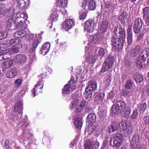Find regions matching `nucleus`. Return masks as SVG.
Returning a JSON list of instances; mask_svg holds the SVG:
<instances>
[{
	"label": "nucleus",
	"mask_w": 149,
	"mask_h": 149,
	"mask_svg": "<svg viewBox=\"0 0 149 149\" xmlns=\"http://www.w3.org/2000/svg\"><path fill=\"white\" fill-rule=\"evenodd\" d=\"M115 104L112 106L111 109V113L112 115L118 114L120 113L124 112L127 108L125 102L122 100L115 101Z\"/></svg>",
	"instance_id": "nucleus-1"
},
{
	"label": "nucleus",
	"mask_w": 149,
	"mask_h": 149,
	"mask_svg": "<svg viewBox=\"0 0 149 149\" xmlns=\"http://www.w3.org/2000/svg\"><path fill=\"white\" fill-rule=\"evenodd\" d=\"M117 31V29H115L114 31L112 34V36L111 40L112 48L113 50L118 52L121 51L123 48V46L125 43L123 42H120L118 38Z\"/></svg>",
	"instance_id": "nucleus-2"
},
{
	"label": "nucleus",
	"mask_w": 149,
	"mask_h": 149,
	"mask_svg": "<svg viewBox=\"0 0 149 149\" xmlns=\"http://www.w3.org/2000/svg\"><path fill=\"white\" fill-rule=\"evenodd\" d=\"M146 60H147V65H149V52L146 49H144L136 61V63L137 67L140 69L144 65H146L145 62Z\"/></svg>",
	"instance_id": "nucleus-3"
},
{
	"label": "nucleus",
	"mask_w": 149,
	"mask_h": 149,
	"mask_svg": "<svg viewBox=\"0 0 149 149\" xmlns=\"http://www.w3.org/2000/svg\"><path fill=\"white\" fill-rule=\"evenodd\" d=\"M22 114L18 113L17 115H12L10 118L11 122H15L17 120L19 121V124L22 126H26L28 123L27 122V116L25 115L23 116H22Z\"/></svg>",
	"instance_id": "nucleus-4"
},
{
	"label": "nucleus",
	"mask_w": 149,
	"mask_h": 149,
	"mask_svg": "<svg viewBox=\"0 0 149 149\" xmlns=\"http://www.w3.org/2000/svg\"><path fill=\"white\" fill-rule=\"evenodd\" d=\"M114 59V57L113 56L110 55L108 56L103 63L100 72H104L111 68L113 65Z\"/></svg>",
	"instance_id": "nucleus-5"
},
{
	"label": "nucleus",
	"mask_w": 149,
	"mask_h": 149,
	"mask_svg": "<svg viewBox=\"0 0 149 149\" xmlns=\"http://www.w3.org/2000/svg\"><path fill=\"white\" fill-rule=\"evenodd\" d=\"M72 76L73 79L72 80V78H71L70 80L64 86L62 89V93L64 95L70 94L74 89V81L73 76Z\"/></svg>",
	"instance_id": "nucleus-6"
},
{
	"label": "nucleus",
	"mask_w": 149,
	"mask_h": 149,
	"mask_svg": "<svg viewBox=\"0 0 149 149\" xmlns=\"http://www.w3.org/2000/svg\"><path fill=\"white\" fill-rule=\"evenodd\" d=\"M116 28L117 29L116 33L118 32V30H119V38H118V39L119 40V42H123L125 43L126 37V33L125 29L122 27V26L120 24L117 25V26L114 28L113 31H114L115 29Z\"/></svg>",
	"instance_id": "nucleus-7"
},
{
	"label": "nucleus",
	"mask_w": 149,
	"mask_h": 149,
	"mask_svg": "<svg viewBox=\"0 0 149 149\" xmlns=\"http://www.w3.org/2000/svg\"><path fill=\"white\" fill-rule=\"evenodd\" d=\"M113 147H120L122 143L123 139V135L121 133L114 134Z\"/></svg>",
	"instance_id": "nucleus-8"
},
{
	"label": "nucleus",
	"mask_w": 149,
	"mask_h": 149,
	"mask_svg": "<svg viewBox=\"0 0 149 149\" xmlns=\"http://www.w3.org/2000/svg\"><path fill=\"white\" fill-rule=\"evenodd\" d=\"M27 126L24 127V126H22V129L23 130L22 135L23 140L24 141V142L27 141V145L29 144V146L30 144H29V142L28 141L31 138L32 134L31 133V130L30 129L29 130L27 127Z\"/></svg>",
	"instance_id": "nucleus-9"
},
{
	"label": "nucleus",
	"mask_w": 149,
	"mask_h": 149,
	"mask_svg": "<svg viewBox=\"0 0 149 149\" xmlns=\"http://www.w3.org/2000/svg\"><path fill=\"white\" fill-rule=\"evenodd\" d=\"M74 25L73 20L72 19H68L65 20L62 25V28L65 31H68Z\"/></svg>",
	"instance_id": "nucleus-10"
},
{
	"label": "nucleus",
	"mask_w": 149,
	"mask_h": 149,
	"mask_svg": "<svg viewBox=\"0 0 149 149\" xmlns=\"http://www.w3.org/2000/svg\"><path fill=\"white\" fill-rule=\"evenodd\" d=\"M139 138L138 135H135L132 137L130 143L133 148H142L139 146Z\"/></svg>",
	"instance_id": "nucleus-11"
},
{
	"label": "nucleus",
	"mask_w": 149,
	"mask_h": 149,
	"mask_svg": "<svg viewBox=\"0 0 149 149\" xmlns=\"http://www.w3.org/2000/svg\"><path fill=\"white\" fill-rule=\"evenodd\" d=\"M141 50V47L139 45H137L135 47L130 49V55L131 57H134L139 54Z\"/></svg>",
	"instance_id": "nucleus-12"
},
{
	"label": "nucleus",
	"mask_w": 149,
	"mask_h": 149,
	"mask_svg": "<svg viewBox=\"0 0 149 149\" xmlns=\"http://www.w3.org/2000/svg\"><path fill=\"white\" fill-rule=\"evenodd\" d=\"M94 25V22L93 20H87L85 23V29L87 30L89 33L92 32Z\"/></svg>",
	"instance_id": "nucleus-13"
},
{
	"label": "nucleus",
	"mask_w": 149,
	"mask_h": 149,
	"mask_svg": "<svg viewBox=\"0 0 149 149\" xmlns=\"http://www.w3.org/2000/svg\"><path fill=\"white\" fill-rule=\"evenodd\" d=\"M132 28V25H130L128 26L127 30V39L128 46L131 45L133 42V34Z\"/></svg>",
	"instance_id": "nucleus-14"
},
{
	"label": "nucleus",
	"mask_w": 149,
	"mask_h": 149,
	"mask_svg": "<svg viewBox=\"0 0 149 149\" xmlns=\"http://www.w3.org/2000/svg\"><path fill=\"white\" fill-rule=\"evenodd\" d=\"M27 58L24 54H18L16 56L15 58L14 61L18 64H23L26 61Z\"/></svg>",
	"instance_id": "nucleus-15"
},
{
	"label": "nucleus",
	"mask_w": 149,
	"mask_h": 149,
	"mask_svg": "<svg viewBox=\"0 0 149 149\" xmlns=\"http://www.w3.org/2000/svg\"><path fill=\"white\" fill-rule=\"evenodd\" d=\"M118 124L116 123L112 122L109 125L107 129V131L109 134L114 132L118 129Z\"/></svg>",
	"instance_id": "nucleus-16"
},
{
	"label": "nucleus",
	"mask_w": 149,
	"mask_h": 149,
	"mask_svg": "<svg viewBox=\"0 0 149 149\" xmlns=\"http://www.w3.org/2000/svg\"><path fill=\"white\" fill-rule=\"evenodd\" d=\"M18 73L17 70L15 67H13L8 71L6 73V77L11 78L16 76Z\"/></svg>",
	"instance_id": "nucleus-17"
},
{
	"label": "nucleus",
	"mask_w": 149,
	"mask_h": 149,
	"mask_svg": "<svg viewBox=\"0 0 149 149\" xmlns=\"http://www.w3.org/2000/svg\"><path fill=\"white\" fill-rule=\"evenodd\" d=\"M23 104L22 101H18L15 106L14 111L15 112H17L18 113L20 114L23 111Z\"/></svg>",
	"instance_id": "nucleus-18"
},
{
	"label": "nucleus",
	"mask_w": 149,
	"mask_h": 149,
	"mask_svg": "<svg viewBox=\"0 0 149 149\" xmlns=\"http://www.w3.org/2000/svg\"><path fill=\"white\" fill-rule=\"evenodd\" d=\"M50 47V44L48 42L45 43L40 50L41 54L43 55L46 54L49 51Z\"/></svg>",
	"instance_id": "nucleus-19"
},
{
	"label": "nucleus",
	"mask_w": 149,
	"mask_h": 149,
	"mask_svg": "<svg viewBox=\"0 0 149 149\" xmlns=\"http://www.w3.org/2000/svg\"><path fill=\"white\" fill-rule=\"evenodd\" d=\"M105 96L104 93H100L98 94L95 97V103L96 104H102V101Z\"/></svg>",
	"instance_id": "nucleus-20"
},
{
	"label": "nucleus",
	"mask_w": 149,
	"mask_h": 149,
	"mask_svg": "<svg viewBox=\"0 0 149 149\" xmlns=\"http://www.w3.org/2000/svg\"><path fill=\"white\" fill-rule=\"evenodd\" d=\"M87 122L90 126H92L96 120V116L94 113H90L87 117Z\"/></svg>",
	"instance_id": "nucleus-21"
},
{
	"label": "nucleus",
	"mask_w": 149,
	"mask_h": 149,
	"mask_svg": "<svg viewBox=\"0 0 149 149\" xmlns=\"http://www.w3.org/2000/svg\"><path fill=\"white\" fill-rule=\"evenodd\" d=\"M108 21L105 20L102 21L99 28L100 33H104L107 31L108 28Z\"/></svg>",
	"instance_id": "nucleus-22"
},
{
	"label": "nucleus",
	"mask_w": 149,
	"mask_h": 149,
	"mask_svg": "<svg viewBox=\"0 0 149 149\" xmlns=\"http://www.w3.org/2000/svg\"><path fill=\"white\" fill-rule=\"evenodd\" d=\"M18 20L19 21V22H17L16 23H15V24L14 26H15V28H19L23 29L27 28V25L26 24L24 20L20 19H18Z\"/></svg>",
	"instance_id": "nucleus-23"
},
{
	"label": "nucleus",
	"mask_w": 149,
	"mask_h": 149,
	"mask_svg": "<svg viewBox=\"0 0 149 149\" xmlns=\"http://www.w3.org/2000/svg\"><path fill=\"white\" fill-rule=\"evenodd\" d=\"M127 14L126 12L124 11L122 12L118 18V21L124 27L126 25L125 19L127 17Z\"/></svg>",
	"instance_id": "nucleus-24"
},
{
	"label": "nucleus",
	"mask_w": 149,
	"mask_h": 149,
	"mask_svg": "<svg viewBox=\"0 0 149 149\" xmlns=\"http://www.w3.org/2000/svg\"><path fill=\"white\" fill-rule=\"evenodd\" d=\"M57 4V11H60L61 9L60 8H63L66 6L68 4V1L67 0H58Z\"/></svg>",
	"instance_id": "nucleus-25"
},
{
	"label": "nucleus",
	"mask_w": 149,
	"mask_h": 149,
	"mask_svg": "<svg viewBox=\"0 0 149 149\" xmlns=\"http://www.w3.org/2000/svg\"><path fill=\"white\" fill-rule=\"evenodd\" d=\"M86 103V100H83L80 102L79 104L75 106V113L81 112L83 109Z\"/></svg>",
	"instance_id": "nucleus-26"
},
{
	"label": "nucleus",
	"mask_w": 149,
	"mask_h": 149,
	"mask_svg": "<svg viewBox=\"0 0 149 149\" xmlns=\"http://www.w3.org/2000/svg\"><path fill=\"white\" fill-rule=\"evenodd\" d=\"M82 123V118L79 117H75V127L77 130H79L81 128Z\"/></svg>",
	"instance_id": "nucleus-27"
},
{
	"label": "nucleus",
	"mask_w": 149,
	"mask_h": 149,
	"mask_svg": "<svg viewBox=\"0 0 149 149\" xmlns=\"http://www.w3.org/2000/svg\"><path fill=\"white\" fill-rule=\"evenodd\" d=\"M21 40L19 38H14L10 40L8 42V46H16L21 43Z\"/></svg>",
	"instance_id": "nucleus-28"
},
{
	"label": "nucleus",
	"mask_w": 149,
	"mask_h": 149,
	"mask_svg": "<svg viewBox=\"0 0 149 149\" xmlns=\"http://www.w3.org/2000/svg\"><path fill=\"white\" fill-rule=\"evenodd\" d=\"M40 43V41L38 39H34L31 42V47L30 52H34L36 50L38 44Z\"/></svg>",
	"instance_id": "nucleus-29"
},
{
	"label": "nucleus",
	"mask_w": 149,
	"mask_h": 149,
	"mask_svg": "<svg viewBox=\"0 0 149 149\" xmlns=\"http://www.w3.org/2000/svg\"><path fill=\"white\" fill-rule=\"evenodd\" d=\"M101 40V38L100 35L96 34L93 36L91 40V42L93 44H97Z\"/></svg>",
	"instance_id": "nucleus-30"
},
{
	"label": "nucleus",
	"mask_w": 149,
	"mask_h": 149,
	"mask_svg": "<svg viewBox=\"0 0 149 149\" xmlns=\"http://www.w3.org/2000/svg\"><path fill=\"white\" fill-rule=\"evenodd\" d=\"M15 21L13 18H10L8 19L6 22V26L9 30L12 29V26L15 23Z\"/></svg>",
	"instance_id": "nucleus-31"
},
{
	"label": "nucleus",
	"mask_w": 149,
	"mask_h": 149,
	"mask_svg": "<svg viewBox=\"0 0 149 149\" xmlns=\"http://www.w3.org/2000/svg\"><path fill=\"white\" fill-rule=\"evenodd\" d=\"M26 34V31L23 30H21L16 31L14 34V36L15 38H22L24 37Z\"/></svg>",
	"instance_id": "nucleus-32"
},
{
	"label": "nucleus",
	"mask_w": 149,
	"mask_h": 149,
	"mask_svg": "<svg viewBox=\"0 0 149 149\" xmlns=\"http://www.w3.org/2000/svg\"><path fill=\"white\" fill-rule=\"evenodd\" d=\"M94 91L91 88L86 87L85 89V97L86 99L91 97L92 96L93 92Z\"/></svg>",
	"instance_id": "nucleus-33"
},
{
	"label": "nucleus",
	"mask_w": 149,
	"mask_h": 149,
	"mask_svg": "<svg viewBox=\"0 0 149 149\" xmlns=\"http://www.w3.org/2000/svg\"><path fill=\"white\" fill-rule=\"evenodd\" d=\"M133 83L132 80L130 79H127L125 84L124 86L127 89H131L133 88Z\"/></svg>",
	"instance_id": "nucleus-34"
},
{
	"label": "nucleus",
	"mask_w": 149,
	"mask_h": 149,
	"mask_svg": "<svg viewBox=\"0 0 149 149\" xmlns=\"http://www.w3.org/2000/svg\"><path fill=\"white\" fill-rule=\"evenodd\" d=\"M97 83L95 81H90L88 82V86L87 87L89 88H91L92 90L94 91L97 90Z\"/></svg>",
	"instance_id": "nucleus-35"
},
{
	"label": "nucleus",
	"mask_w": 149,
	"mask_h": 149,
	"mask_svg": "<svg viewBox=\"0 0 149 149\" xmlns=\"http://www.w3.org/2000/svg\"><path fill=\"white\" fill-rule=\"evenodd\" d=\"M13 63V61L12 60L5 61L3 63V68L7 69L12 66Z\"/></svg>",
	"instance_id": "nucleus-36"
},
{
	"label": "nucleus",
	"mask_w": 149,
	"mask_h": 149,
	"mask_svg": "<svg viewBox=\"0 0 149 149\" xmlns=\"http://www.w3.org/2000/svg\"><path fill=\"white\" fill-rule=\"evenodd\" d=\"M124 113H123V112L121 113L122 116L123 118H125L126 119H128L130 117L131 112V109L130 108H128L124 111Z\"/></svg>",
	"instance_id": "nucleus-37"
},
{
	"label": "nucleus",
	"mask_w": 149,
	"mask_h": 149,
	"mask_svg": "<svg viewBox=\"0 0 149 149\" xmlns=\"http://www.w3.org/2000/svg\"><path fill=\"white\" fill-rule=\"evenodd\" d=\"M142 26V25L134 24L133 27L134 32L136 33H139L141 29Z\"/></svg>",
	"instance_id": "nucleus-38"
},
{
	"label": "nucleus",
	"mask_w": 149,
	"mask_h": 149,
	"mask_svg": "<svg viewBox=\"0 0 149 149\" xmlns=\"http://www.w3.org/2000/svg\"><path fill=\"white\" fill-rule=\"evenodd\" d=\"M119 128L121 131H124L128 125L126 122L123 121L119 123Z\"/></svg>",
	"instance_id": "nucleus-39"
},
{
	"label": "nucleus",
	"mask_w": 149,
	"mask_h": 149,
	"mask_svg": "<svg viewBox=\"0 0 149 149\" xmlns=\"http://www.w3.org/2000/svg\"><path fill=\"white\" fill-rule=\"evenodd\" d=\"M96 5L94 0H90L89 2L88 8L91 10H93L96 8Z\"/></svg>",
	"instance_id": "nucleus-40"
},
{
	"label": "nucleus",
	"mask_w": 149,
	"mask_h": 149,
	"mask_svg": "<svg viewBox=\"0 0 149 149\" xmlns=\"http://www.w3.org/2000/svg\"><path fill=\"white\" fill-rule=\"evenodd\" d=\"M9 46L5 44H0V52L4 54V52L9 49Z\"/></svg>",
	"instance_id": "nucleus-41"
},
{
	"label": "nucleus",
	"mask_w": 149,
	"mask_h": 149,
	"mask_svg": "<svg viewBox=\"0 0 149 149\" xmlns=\"http://www.w3.org/2000/svg\"><path fill=\"white\" fill-rule=\"evenodd\" d=\"M58 15L57 13L55 12H53L50 16V19L52 20V22L56 21L58 18Z\"/></svg>",
	"instance_id": "nucleus-42"
},
{
	"label": "nucleus",
	"mask_w": 149,
	"mask_h": 149,
	"mask_svg": "<svg viewBox=\"0 0 149 149\" xmlns=\"http://www.w3.org/2000/svg\"><path fill=\"white\" fill-rule=\"evenodd\" d=\"M134 79L136 82L140 83L143 80L142 76L141 74H136L134 76Z\"/></svg>",
	"instance_id": "nucleus-43"
},
{
	"label": "nucleus",
	"mask_w": 149,
	"mask_h": 149,
	"mask_svg": "<svg viewBox=\"0 0 149 149\" xmlns=\"http://www.w3.org/2000/svg\"><path fill=\"white\" fill-rule=\"evenodd\" d=\"M29 0H19L18 1V4L21 7H24L29 3Z\"/></svg>",
	"instance_id": "nucleus-44"
},
{
	"label": "nucleus",
	"mask_w": 149,
	"mask_h": 149,
	"mask_svg": "<svg viewBox=\"0 0 149 149\" xmlns=\"http://www.w3.org/2000/svg\"><path fill=\"white\" fill-rule=\"evenodd\" d=\"M133 126L130 125H128L127 127L125 130L126 134L128 135H130L133 132Z\"/></svg>",
	"instance_id": "nucleus-45"
},
{
	"label": "nucleus",
	"mask_w": 149,
	"mask_h": 149,
	"mask_svg": "<svg viewBox=\"0 0 149 149\" xmlns=\"http://www.w3.org/2000/svg\"><path fill=\"white\" fill-rule=\"evenodd\" d=\"M123 95L125 97L130 98L132 95V93L131 91L127 89L123 90Z\"/></svg>",
	"instance_id": "nucleus-46"
},
{
	"label": "nucleus",
	"mask_w": 149,
	"mask_h": 149,
	"mask_svg": "<svg viewBox=\"0 0 149 149\" xmlns=\"http://www.w3.org/2000/svg\"><path fill=\"white\" fill-rule=\"evenodd\" d=\"M105 49L102 47H100L99 49L98 52L99 56L101 57V58L103 57L105 54Z\"/></svg>",
	"instance_id": "nucleus-47"
},
{
	"label": "nucleus",
	"mask_w": 149,
	"mask_h": 149,
	"mask_svg": "<svg viewBox=\"0 0 149 149\" xmlns=\"http://www.w3.org/2000/svg\"><path fill=\"white\" fill-rule=\"evenodd\" d=\"M79 91H77L75 93V95H76L75 97V102H79L81 100V94L79 93Z\"/></svg>",
	"instance_id": "nucleus-48"
},
{
	"label": "nucleus",
	"mask_w": 149,
	"mask_h": 149,
	"mask_svg": "<svg viewBox=\"0 0 149 149\" xmlns=\"http://www.w3.org/2000/svg\"><path fill=\"white\" fill-rule=\"evenodd\" d=\"M143 17L149 15V7H146L143 8Z\"/></svg>",
	"instance_id": "nucleus-49"
},
{
	"label": "nucleus",
	"mask_w": 149,
	"mask_h": 149,
	"mask_svg": "<svg viewBox=\"0 0 149 149\" xmlns=\"http://www.w3.org/2000/svg\"><path fill=\"white\" fill-rule=\"evenodd\" d=\"M95 130V127L92 126L89 128L88 130H86L85 131V133L88 132V134L91 135L93 133H94Z\"/></svg>",
	"instance_id": "nucleus-50"
},
{
	"label": "nucleus",
	"mask_w": 149,
	"mask_h": 149,
	"mask_svg": "<svg viewBox=\"0 0 149 149\" xmlns=\"http://www.w3.org/2000/svg\"><path fill=\"white\" fill-rule=\"evenodd\" d=\"M116 94L113 91H111L109 93V95L108 96V99H113L116 96Z\"/></svg>",
	"instance_id": "nucleus-51"
},
{
	"label": "nucleus",
	"mask_w": 149,
	"mask_h": 149,
	"mask_svg": "<svg viewBox=\"0 0 149 149\" xmlns=\"http://www.w3.org/2000/svg\"><path fill=\"white\" fill-rule=\"evenodd\" d=\"M38 89L37 87H34L33 90L31 91L32 94L33 95V97L38 95L39 93L40 92V91H39V92L38 91Z\"/></svg>",
	"instance_id": "nucleus-52"
},
{
	"label": "nucleus",
	"mask_w": 149,
	"mask_h": 149,
	"mask_svg": "<svg viewBox=\"0 0 149 149\" xmlns=\"http://www.w3.org/2000/svg\"><path fill=\"white\" fill-rule=\"evenodd\" d=\"M28 18L27 15L26 13H22L20 14V17L19 19H21L23 20H24L26 22Z\"/></svg>",
	"instance_id": "nucleus-53"
},
{
	"label": "nucleus",
	"mask_w": 149,
	"mask_h": 149,
	"mask_svg": "<svg viewBox=\"0 0 149 149\" xmlns=\"http://www.w3.org/2000/svg\"><path fill=\"white\" fill-rule=\"evenodd\" d=\"M74 95L72 94V97L70 99L72 100H73L71 102V104L70 105V109L71 110L73 109L74 107Z\"/></svg>",
	"instance_id": "nucleus-54"
},
{
	"label": "nucleus",
	"mask_w": 149,
	"mask_h": 149,
	"mask_svg": "<svg viewBox=\"0 0 149 149\" xmlns=\"http://www.w3.org/2000/svg\"><path fill=\"white\" fill-rule=\"evenodd\" d=\"M138 113L137 110H134L133 111V112L131 116V118L132 119H135L137 116Z\"/></svg>",
	"instance_id": "nucleus-55"
},
{
	"label": "nucleus",
	"mask_w": 149,
	"mask_h": 149,
	"mask_svg": "<svg viewBox=\"0 0 149 149\" xmlns=\"http://www.w3.org/2000/svg\"><path fill=\"white\" fill-rule=\"evenodd\" d=\"M85 149H91L92 148V143L91 142L88 141H86L85 144Z\"/></svg>",
	"instance_id": "nucleus-56"
},
{
	"label": "nucleus",
	"mask_w": 149,
	"mask_h": 149,
	"mask_svg": "<svg viewBox=\"0 0 149 149\" xmlns=\"http://www.w3.org/2000/svg\"><path fill=\"white\" fill-rule=\"evenodd\" d=\"M143 24V21L141 18L137 17L136 19L134 24L142 25Z\"/></svg>",
	"instance_id": "nucleus-57"
},
{
	"label": "nucleus",
	"mask_w": 149,
	"mask_h": 149,
	"mask_svg": "<svg viewBox=\"0 0 149 149\" xmlns=\"http://www.w3.org/2000/svg\"><path fill=\"white\" fill-rule=\"evenodd\" d=\"M147 104L146 103H143L141 104L140 107V111L143 112L147 108Z\"/></svg>",
	"instance_id": "nucleus-58"
},
{
	"label": "nucleus",
	"mask_w": 149,
	"mask_h": 149,
	"mask_svg": "<svg viewBox=\"0 0 149 149\" xmlns=\"http://www.w3.org/2000/svg\"><path fill=\"white\" fill-rule=\"evenodd\" d=\"M7 33L6 32H0V40L5 38L7 36Z\"/></svg>",
	"instance_id": "nucleus-59"
},
{
	"label": "nucleus",
	"mask_w": 149,
	"mask_h": 149,
	"mask_svg": "<svg viewBox=\"0 0 149 149\" xmlns=\"http://www.w3.org/2000/svg\"><path fill=\"white\" fill-rule=\"evenodd\" d=\"M19 17H20V14H19V13L15 14L13 15V17L12 18H13L14 21H15V23L18 20V19H19Z\"/></svg>",
	"instance_id": "nucleus-60"
},
{
	"label": "nucleus",
	"mask_w": 149,
	"mask_h": 149,
	"mask_svg": "<svg viewBox=\"0 0 149 149\" xmlns=\"http://www.w3.org/2000/svg\"><path fill=\"white\" fill-rule=\"evenodd\" d=\"M87 13L85 12H83L81 13L79 16V19L80 20H84L87 16Z\"/></svg>",
	"instance_id": "nucleus-61"
},
{
	"label": "nucleus",
	"mask_w": 149,
	"mask_h": 149,
	"mask_svg": "<svg viewBox=\"0 0 149 149\" xmlns=\"http://www.w3.org/2000/svg\"><path fill=\"white\" fill-rule=\"evenodd\" d=\"M21 47V46H20L19 44L18 45L17 47H13L11 49L12 52L14 53H17L19 51V47Z\"/></svg>",
	"instance_id": "nucleus-62"
},
{
	"label": "nucleus",
	"mask_w": 149,
	"mask_h": 149,
	"mask_svg": "<svg viewBox=\"0 0 149 149\" xmlns=\"http://www.w3.org/2000/svg\"><path fill=\"white\" fill-rule=\"evenodd\" d=\"M111 79V76L108 75L107 76L106 82L107 85H109L110 84Z\"/></svg>",
	"instance_id": "nucleus-63"
},
{
	"label": "nucleus",
	"mask_w": 149,
	"mask_h": 149,
	"mask_svg": "<svg viewBox=\"0 0 149 149\" xmlns=\"http://www.w3.org/2000/svg\"><path fill=\"white\" fill-rule=\"evenodd\" d=\"M99 143L98 142L95 143L93 146L92 149H98L99 147Z\"/></svg>",
	"instance_id": "nucleus-64"
}]
</instances>
